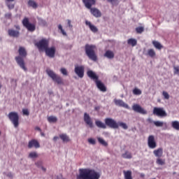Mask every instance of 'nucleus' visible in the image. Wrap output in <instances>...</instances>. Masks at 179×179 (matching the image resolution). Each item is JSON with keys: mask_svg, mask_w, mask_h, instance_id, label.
<instances>
[{"mask_svg": "<svg viewBox=\"0 0 179 179\" xmlns=\"http://www.w3.org/2000/svg\"><path fill=\"white\" fill-rule=\"evenodd\" d=\"M8 117L15 128H17L19 127V114L17 112H10Z\"/></svg>", "mask_w": 179, "mask_h": 179, "instance_id": "6e6552de", "label": "nucleus"}, {"mask_svg": "<svg viewBox=\"0 0 179 179\" xmlns=\"http://www.w3.org/2000/svg\"><path fill=\"white\" fill-rule=\"evenodd\" d=\"M84 121L87 125H89L90 128H93V121H92L90 115L86 113L84 114Z\"/></svg>", "mask_w": 179, "mask_h": 179, "instance_id": "dca6fc26", "label": "nucleus"}, {"mask_svg": "<svg viewBox=\"0 0 179 179\" xmlns=\"http://www.w3.org/2000/svg\"><path fill=\"white\" fill-rule=\"evenodd\" d=\"M174 73L176 75H179V66H174Z\"/></svg>", "mask_w": 179, "mask_h": 179, "instance_id": "de8ad7c7", "label": "nucleus"}, {"mask_svg": "<svg viewBox=\"0 0 179 179\" xmlns=\"http://www.w3.org/2000/svg\"><path fill=\"white\" fill-rule=\"evenodd\" d=\"M8 36H10V37H14V38H17L19 37L20 32H19V31H16L15 29H8Z\"/></svg>", "mask_w": 179, "mask_h": 179, "instance_id": "aec40b11", "label": "nucleus"}, {"mask_svg": "<svg viewBox=\"0 0 179 179\" xmlns=\"http://www.w3.org/2000/svg\"><path fill=\"white\" fill-rule=\"evenodd\" d=\"M108 44H112V45H114L116 43L115 41H109Z\"/></svg>", "mask_w": 179, "mask_h": 179, "instance_id": "864d4df0", "label": "nucleus"}, {"mask_svg": "<svg viewBox=\"0 0 179 179\" xmlns=\"http://www.w3.org/2000/svg\"><path fill=\"white\" fill-rule=\"evenodd\" d=\"M97 139L98 142L101 143V145H103V146H108V143L106 141H104V139L100 137H99Z\"/></svg>", "mask_w": 179, "mask_h": 179, "instance_id": "72a5a7b5", "label": "nucleus"}, {"mask_svg": "<svg viewBox=\"0 0 179 179\" xmlns=\"http://www.w3.org/2000/svg\"><path fill=\"white\" fill-rule=\"evenodd\" d=\"M60 72L61 73H62V75H64V76H68V71H66V69L65 68H62L60 69Z\"/></svg>", "mask_w": 179, "mask_h": 179, "instance_id": "79ce46f5", "label": "nucleus"}, {"mask_svg": "<svg viewBox=\"0 0 179 179\" xmlns=\"http://www.w3.org/2000/svg\"><path fill=\"white\" fill-rule=\"evenodd\" d=\"M152 44L153 45H162V44H160L159 41H152Z\"/></svg>", "mask_w": 179, "mask_h": 179, "instance_id": "603ef678", "label": "nucleus"}, {"mask_svg": "<svg viewBox=\"0 0 179 179\" xmlns=\"http://www.w3.org/2000/svg\"><path fill=\"white\" fill-rule=\"evenodd\" d=\"M153 153L155 157L160 158L163 156V149L162 148H159L157 150H155L153 151Z\"/></svg>", "mask_w": 179, "mask_h": 179, "instance_id": "4be33fe9", "label": "nucleus"}, {"mask_svg": "<svg viewBox=\"0 0 179 179\" xmlns=\"http://www.w3.org/2000/svg\"><path fill=\"white\" fill-rule=\"evenodd\" d=\"M95 125H96L98 128H101L102 129H106L107 128V124H106V122L104 124L100 120L95 121Z\"/></svg>", "mask_w": 179, "mask_h": 179, "instance_id": "5701e85b", "label": "nucleus"}, {"mask_svg": "<svg viewBox=\"0 0 179 179\" xmlns=\"http://www.w3.org/2000/svg\"><path fill=\"white\" fill-rule=\"evenodd\" d=\"M22 113H23V115H27V116L30 115V112L29 111V109H27V108L22 109Z\"/></svg>", "mask_w": 179, "mask_h": 179, "instance_id": "37998d69", "label": "nucleus"}, {"mask_svg": "<svg viewBox=\"0 0 179 179\" xmlns=\"http://www.w3.org/2000/svg\"><path fill=\"white\" fill-rule=\"evenodd\" d=\"M48 122H57L58 121V118L55 116H50L48 117Z\"/></svg>", "mask_w": 179, "mask_h": 179, "instance_id": "473e14b6", "label": "nucleus"}, {"mask_svg": "<svg viewBox=\"0 0 179 179\" xmlns=\"http://www.w3.org/2000/svg\"><path fill=\"white\" fill-rule=\"evenodd\" d=\"M50 44V40L47 38H42L38 42L35 43V45H48Z\"/></svg>", "mask_w": 179, "mask_h": 179, "instance_id": "412c9836", "label": "nucleus"}, {"mask_svg": "<svg viewBox=\"0 0 179 179\" xmlns=\"http://www.w3.org/2000/svg\"><path fill=\"white\" fill-rule=\"evenodd\" d=\"M18 54L19 56L15 57V59L19 65L20 68L23 69V71H27V68L26 67L24 64V58L27 57V51H26V49L23 47H20L18 50Z\"/></svg>", "mask_w": 179, "mask_h": 179, "instance_id": "f03ea898", "label": "nucleus"}, {"mask_svg": "<svg viewBox=\"0 0 179 179\" xmlns=\"http://www.w3.org/2000/svg\"><path fill=\"white\" fill-rule=\"evenodd\" d=\"M35 129H36V131H39V132H41V129L40 127H36L35 128Z\"/></svg>", "mask_w": 179, "mask_h": 179, "instance_id": "6e6d98bb", "label": "nucleus"}, {"mask_svg": "<svg viewBox=\"0 0 179 179\" xmlns=\"http://www.w3.org/2000/svg\"><path fill=\"white\" fill-rule=\"evenodd\" d=\"M141 177H145V175L141 174Z\"/></svg>", "mask_w": 179, "mask_h": 179, "instance_id": "e2e57ef3", "label": "nucleus"}, {"mask_svg": "<svg viewBox=\"0 0 179 179\" xmlns=\"http://www.w3.org/2000/svg\"><path fill=\"white\" fill-rule=\"evenodd\" d=\"M152 113L154 115H157V117H167V113H166V110L163 108L155 107Z\"/></svg>", "mask_w": 179, "mask_h": 179, "instance_id": "9d476101", "label": "nucleus"}, {"mask_svg": "<svg viewBox=\"0 0 179 179\" xmlns=\"http://www.w3.org/2000/svg\"><path fill=\"white\" fill-rule=\"evenodd\" d=\"M38 22L40 23V24H42L43 26H45V24H47V22H45V20L41 18H38Z\"/></svg>", "mask_w": 179, "mask_h": 179, "instance_id": "a18cd8bd", "label": "nucleus"}, {"mask_svg": "<svg viewBox=\"0 0 179 179\" xmlns=\"http://www.w3.org/2000/svg\"><path fill=\"white\" fill-rule=\"evenodd\" d=\"M143 30H144V29L142 27H138L136 28V31L139 34L143 33Z\"/></svg>", "mask_w": 179, "mask_h": 179, "instance_id": "c03bdc74", "label": "nucleus"}, {"mask_svg": "<svg viewBox=\"0 0 179 179\" xmlns=\"http://www.w3.org/2000/svg\"><path fill=\"white\" fill-rule=\"evenodd\" d=\"M132 110L133 111H135V113H138L139 114L146 115L148 114V111L145 110L142 106H141L138 103H134L132 106Z\"/></svg>", "mask_w": 179, "mask_h": 179, "instance_id": "f8f14e48", "label": "nucleus"}, {"mask_svg": "<svg viewBox=\"0 0 179 179\" xmlns=\"http://www.w3.org/2000/svg\"><path fill=\"white\" fill-rule=\"evenodd\" d=\"M153 122L155 127H163V125H164V123L163 122L155 121Z\"/></svg>", "mask_w": 179, "mask_h": 179, "instance_id": "a19ab883", "label": "nucleus"}, {"mask_svg": "<svg viewBox=\"0 0 179 179\" xmlns=\"http://www.w3.org/2000/svg\"><path fill=\"white\" fill-rule=\"evenodd\" d=\"M35 164L37 167H42L43 166V162L38 161L36 163H35Z\"/></svg>", "mask_w": 179, "mask_h": 179, "instance_id": "8fccbe9b", "label": "nucleus"}, {"mask_svg": "<svg viewBox=\"0 0 179 179\" xmlns=\"http://www.w3.org/2000/svg\"><path fill=\"white\" fill-rule=\"evenodd\" d=\"M29 157H30L31 159H34L36 157H38V155L36 152H31L29 153Z\"/></svg>", "mask_w": 179, "mask_h": 179, "instance_id": "58836bf2", "label": "nucleus"}, {"mask_svg": "<svg viewBox=\"0 0 179 179\" xmlns=\"http://www.w3.org/2000/svg\"><path fill=\"white\" fill-rule=\"evenodd\" d=\"M57 139H59V137H58V136H55V137L53 138V141H54L55 142H56V141H57Z\"/></svg>", "mask_w": 179, "mask_h": 179, "instance_id": "4d7b16f0", "label": "nucleus"}, {"mask_svg": "<svg viewBox=\"0 0 179 179\" xmlns=\"http://www.w3.org/2000/svg\"><path fill=\"white\" fill-rule=\"evenodd\" d=\"M157 164L159 166H164L166 164V159H162V158H157L156 160Z\"/></svg>", "mask_w": 179, "mask_h": 179, "instance_id": "c85d7f7f", "label": "nucleus"}, {"mask_svg": "<svg viewBox=\"0 0 179 179\" xmlns=\"http://www.w3.org/2000/svg\"><path fill=\"white\" fill-rule=\"evenodd\" d=\"M133 94H134L136 96H139L142 94V91L138 88H134L133 90Z\"/></svg>", "mask_w": 179, "mask_h": 179, "instance_id": "4c0bfd02", "label": "nucleus"}, {"mask_svg": "<svg viewBox=\"0 0 179 179\" xmlns=\"http://www.w3.org/2000/svg\"><path fill=\"white\" fill-rule=\"evenodd\" d=\"M105 123L107 127L112 128L113 129H118L121 127L123 129H128V125L122 122H117L112 118L108 117L105 119Z\"/></svg>", "mask_w": 179, "mask_h": 179, "instance_id": "20e7f679", "label": "nucleus"}, {"mask_svg": "<svg viewBox=\"0 0 179 179\" xmlns=\"http://www.w3.org/2000/svg\"><path fill=\"white\" fill-rule=\"evenodd\" d=\"M37 48L39 52H45L47 57L49 58H54L55 57V47L52 46L49 48L48 45H38Z\"/></svg>", "mask_w": 179, "mask_h": 179, "instance_id": "39448f33", "label": "nucleus"}, {"mask_svg": "<svg viewBox=\"0 0 179 179\" xmlns=\"http://www.w3.org/2000/svg\"><path fill=\"white\" fill-rule=\"evenodd\" d=\"M98 108H99L96 107V108H95V110H97Z\"/></svg>", "mask_w": 179, "mask_h": 179, "instance_id": "0e129e2a", "label": "nucleus"}, {"mask_svg": "<svg viewBox=\"0 0 179 179\" xmlns=\"http://www.w3.org/2000/svg\"><path fill=\"white\" fill-rule=\"evenodd\" d=\"M59 138H60V139H62V141H63V142L67 143L71 141V139L69 138V136H68V135H66L65 134H60Z\"/></svg>", "mask_w": 179, "mask_h": 179, "instance_id": "bb28decb", "label": "nucleus"}, {"mask_svg": "<svg viewBox=\"0 0 179 179\" xmlns=\"http://www.w3.org/2000/svg\"><path fill=\"white\" fill-rule=\"evenodd\" d=\"M162 96H164L165 100H169V99H170V94H169V93L166 91L162 92Z\"/></svg>", "mask_w": 179, "mask_h": 179, "instance_id": "ea45409f", "label": "nucleus"}, {"mask_svg": "<svg viewBox=\"0 0 179 179\" xmlns=\"http://www.w3.org/2000/svg\"><path fill=\"white\" fill-rule=\"evenodd\" d=\"M58 29H59V30H60V33H62V34H63V36H68V34H66L65 30H64V29L62 28V25L59 24L58 25Z\"/></svg>", "mask_w": 179, "mask_h": 179, "instance_id": "e433bc0d", "label": "nucleus"}, {"mask_svg": "<svg viewBox=\"0 0 179 179\" xmlns=\"http://www.w3.org/2000/svg\"><path fill=\"white\" fill-rule=\"evenodd\" d=\"M12 1H7L6 2V6L8 8V9L11 10L15 8V4L11 3Z\"/></svg>", "mask_w": 179, "mask_h": 179, "instance_id": "c9c22d12", "label": "nucleus"}, {"mask_svg": "<svg viewBox=\"0 0 179 179\" xmlns=\"http://www.w3.org/2000/svg\"><path fill=\"white\" fill-rule=\"evenodd\" d=\"M145 55L150 57V58H155L156 57V52H155V50L153 49H149L147 51V53L145 54Z\"/></svg>", "mask_w": 179, "mask_h": 179, "instance_id": "393cba45", "label": "nucleus"}, {"mask_svg": "<svg viewBox=\"0 0 179 179\" xmlns=\"http://www.w3.org/2000/svg\"><path fill=\"white\" fill-rule=\"evenodd\" d=\"M148 145L150 149H156V148H157V143H156V140L155 139V136L150 135L148 136Z\"/></svg>", "mask_w": 179, "mask_h": 179, "instance_id": "9b49d317", "label": "nucleus"}, {"mask_svg": "<svg viewBox=\"0 0 179 179\" xmlns=\"http://www.w3.org/2000/svg\"><path fill=\"white\" fill-rule=\"evenodd\" d=\"M88 142L91 145H96V140L94 138H88Z\"/></svg>", "mask_w": 179, "mask_h": 179, "instance_id": "49530a36", "label": "nucleus"}, {"mask_svg": "<svg viewBox=\"0 0 179 179\" xmlns=\"http://www.w3.org/2000/svg\"><path fill=\"white\" fill-rule=\"evenodd\" d=\"M107 2L111 3L112 6H117L120 3L119 0H107Z\"/></svg>", "mask_w": 179, "mask_h": 179, "instance_id": "f704fd0d", "label": "nucleus"}, {"mask_svg": "<svg viewBox=\"0 0 179 179\" xmlns=\"http://www.w3.org/2000/svg\"><path fill=\"white\" fill-rule=\"evenodd\" d=\"M85 54L91 61L96 62L97 61V55L94 52V47L92 45L85 46Z\"/></svg>", "mask_w": 179, "mask_h": 179, "instance_id": "423d86ee", "label": "nucleus"}, {"mask_svg": "<svg viewBox=\"0 0 179 179\" xmlns=\"http://www.w3.org/2000/svg\"><path fill=\"white\" fill-rule=\"evenodd\" d=\"M41 169L43 170V171H46L47 169L45 168H44L43 166H41Z\"/></svg>", "mask_w": 179, "mask_h": 179, "instance_id": "13d9d810", "label": "nucleus"}, {"mask_svg": "<svg viewBox=\"0 0 179 179\" xmlns=\"http://www.w3.org/2000/svg\"><path fill=\"white\" fill-rule=\"evenodd\" d=\"M28 6H30L31 8H33L34 9L37 8V3L33 0H29L28 1Z\"/></svg>", "mask_w": 179, "mask_h": 179, "instance_id": "c756f323", "label": "nucleus"}, {"mask_svg": "<svg viewBox=\"0 0 179 179\" xmlns=\"http://www.w3.org/2000/svg\"><path fill=\"white\" fill-rule=\"evenodd\" d=\"M15 0H6V2H14Z\"/></svg>", "mask_w": 179, "mask_h": 179, "instance_id": "bf43d9fd", "label": "nucleus"}, {"mask_svg": "<svg viewBox=\"0 0 179 179\" xmlns=\"http://www.w3.org/2000/svg\"><path fill=\"white\" fill-rule=\"evenodd\" d=\"M83 3L87 9H92V6L96 5V0H83Z\"/></svg>", "mask_w": 179, "mask_h": 179, "instance_id": "2eb2a0df", "label": "nucleus"}, {"mask_svg": "<svg viewBox=\"0 0 179 179\" xmlns=\"http://www.w3.org/2000/svg\"><path fill=\"white\" fill-rule=\"evenodd\" d=\"M172 127L173 129H176V131H179V122L178 121H173L171 123Z\"/></svg>", "mask_w": 179, "mask_h": 179, "instance_id": "7c9ffc66", "label": "nucleus"}, {"mask_svg": "<svg viewBox=\"0 0 179 179\" xmlns=\"http://www.w3.org/2000/svg\"><path fill=\"white\" fill-rule=\"evenodd\" d=\"M123 159H132V154L129 151H125L124 153L122 155Z\"/></svg>", "mask_w": 179, "mask_h": 179, "instance_id": "cd10ccee", "label": "nucleus"}, {"mask_svg": "<svg viewBox=\"0 0 179 179\" xmlns=\"http://www.w3.org/2000/svg\"><path fill=\"white\" fill-rule=\"evenodd\" d=\"M114 103L116 106H118L119 107H124V108H129L128 104L125 103L124 101L121 99H115Z\"/></svg>", "mask_w": 179, "mask_h": 179, "instance_id": "6ab92c4d", "label": "nucleus"}, {"mask_svg": "<svg viewBox=\"0 0 179 179\" xmlns=\"http://www.w3.org/2000/svg\"><path fill=\"white\" fill-rule=\"evenodd\" d=\"M87 75L90 79L94 80L96 85V87L99 89L101 92H107V87L106 85H104V83H103L101 80H99V76H97L94 71L89 70L87 71Z\"/></svg>", "mask_w": 179, "mask_h": 179, "instance_id": "7ed1b4c3", "label": "nucleus"}, {"mask_svg": "<svg viewBox=\"0 0 179 179\" xmlns=\"http://www.w3.org/2000/svg\"><path fill=\"white\" fill-rule=\"evenodd\" d=\"M101 175L94 169L86 168L80 169L76 179H100Z\"/></svg>", "mask_w": 179, "mask_h": 179, "instance_id": "f257e3e1", "label": "nucleus"}, {"mask_svg": "<svg viewBox=\"0 0 179 179\" xmlns=\"http://www.w3.org/2000/svg\"><path fill=\"white\" fill-rule=\"evenodd\" d=\"M5 17H6V19H10V17H12V13H8L5 14Z\"/></svg>", "mask_w": 179, "mask_h": 179, "instance_id": "3c124183", "label": "nucleus"}, {"mask_svg": "<svg viewBox=\"0 0 179 179\" xmlns=\"http://www.w3.org/2000/svg\"><path fill=\"white\" fill-rule=\"evenodd\" d=\"M0 135H1V131H0Z\"/></svg>", "mask_w": 179, "mask_h": 179, "instance_id": "69168bd1", "label": "nucleus"}, {"mask_svg": "<svg viewBox=\"0 0 179 179\" xmlns=\"http://www.w3.org/2000/svg\"><path fill=\"white\" fill-rule=\"evenodd\" d=\"M46 73H48V76L52 79L54 82H56L57 85H64V81L62 80V78L61 76L57 75L54 71L51 69H47Z\"/></svg>", "mask_w": 179, "mask_h": 179, "instance_id": "0eeeda50", "label": "nucleus"}, {"mask_svg": "<svg viewBox=\"0 0 179 179\" xmlns=\"http://www.w3.org/2000/svg\"><path fill=\"white\" fill-rule=\"evenodd\" d=\"M41 136H45V134H44L43 132H41Z\"/></svg>", "mask_w": 179, "mask_h": 179, "instance_id": "052dcab7", "label": "nucleus"}, {"mask_svg": "<svg viewBox=\"0 0 179 179\" xmlns=\"http://www.w3.org/2000/svg\"><path fill=\"white\" fill-rule=\"evenodd\" d=\"M127 43L129 44V45H136L137 41L135 38H129L127 41Z\"/></svg>", "mask_w": 179, "mask_h": 179, "instance_id": "2f4dec72", "label": "nucleus"}, {"mask_svg": "<svg viewBox=\"0 0 179 179\" xmlns=\"http://www.w3.org/2000/svg\"><path fill=\"white\" fill-rule=\"evenodd\" d=\"M92 15L94 16V17H101V11L96 8H92L90 9Z\"/></svg>", "mask_w": 179, "mask_h": 179, "instance_id": "a211bd4d", "label": "nucleus"}, {"mask_svg": "<svg viewBox=\"0 0 179 179\" xmlns=\"http://www.w3.org/2000/svg\"><path fill=\"white\" fill-rule=\"evenodd\" d=\"M85 24H86V26H88L90 30H91V31L92 33H97V31H99V29L97 28V27H96L93 24H92V22H90V21L86 20Z\"/></svg>", "mask_w": 179, "mask_h": 179, "instance_id": "f3484780", "label": "nucleus"}, {"mask_svg": "<svg viewBox=\"0 0 179 179\" xmlns=\"http://www.w3.org/2000/svg\"><path fill=\"white\" fill-rule=\"evenodd\" d=\"M28 148L29 149H31V148L38 149V148H40V143H38V141H37V140L36 139H32L30 141H29Z\"/></svg>", "mask_w": 179, "mask_h": 179, "instance_id": "4468645a", "label": "nucleus"}, {"mask_svg": "<svg viewBox=\"0 0 179 179\" xmlns=\"http://www.w3.org/2000/svg\"><path fill=\"white\" fill-rule=\"evenodd\" d=\"M75 73L78 76V78H83L85 76V66H76L74 69Z\"/></svg>", "mask_w": 179, "mask_h": 179, "instance_id": "ddd939ff", "label": "nucleus"}, {"mask_svg": "<svg viewBox=\"0 0 179 179\" xmlns=\"http://www.w3.org/2000/svg\"><path fill=\"white\" fill-rule=\"evenodd\" d=\"M103 56L108 58V59H113V58H114L115 57L114 52L111 50H106Z\"/></svg>", "mask_w": 179, "mask_h": 179, "instance_id": "b1692460", "label": "nucleus"}, {"mask_svg": "<svg viewBox=\"0 0 179 179\" xmlns=\"http://www.w3.org/2000/svg\"><path fill=\"white\" fill-rule=\"evenodd\" d=\"M155 48H157V50H162L163 48V45H155Z\"/></svg>", "mask_w": 179, "mask_h": 179, "instance_id": "5fc2aeb1", "label": "nucleus"}, {"mask_svg": "<svg viewBox=\"0 0 179 179\" xmlns=\"http://www.w3.org/2000/svg\"><path fill=\"white\" fill-rule=\"evenodd\" d=\"M124 179H132V171H123Z\"/></svg>", "mask_w": 179, "mask_h": 179, "instance_id": "a878e982", "label": "nucleus"}, {"mask_svg": "<svg viewBox=\"0 0 179 179\" xmlns=\"http://www.w3.org/2000/svg\"><path fill=\"white\" fill-rule=\"evenodd\" d=\"M16 29H17V30H20V27L17 26V27H16Z\"/></svg>", "mask_w": 179, "mask_h": 179, "instance_id": "680f3d73", "label": "nucleus"}, {"mask_svg": "<svg viewBox=\"0 0 179 179\" xmlns=\"http://www.w3.org/2000/svg\"><path fill=\"white\" fill-rule=\"evenodd\" d=\"M22 24L29 31H34L36 30V24L30 23L27 17H24L22 20Z\"/></svg>", "mask_w": 179, "mask_h": 179, "instance_id": "1a4fd4ad", "label": "nucleus"}, {"mask_svg": "<svg viewBox=\"0 0 179 179\" xmlns=\"http://www.w3.org/2000/svg\"><path fill=\"white\" fill-rule=\"evenodd\" d=\"M67 24L70 29H72L73 27V25H72V22L71 20H67Z\"/></svg>", "mask_w": 179, "mask_h": 179, "instance_id": "09e8293b", "label": "nucleus"}]
</instances>
